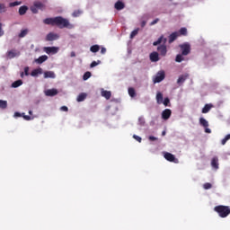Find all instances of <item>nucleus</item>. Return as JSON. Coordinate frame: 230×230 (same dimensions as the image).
Instances as JSON below:
<instances>
[{"instance_id":"1","label":"nucleus","mask_w":230,"mask_h":230,"mask_svg":"<svg viewBox=\"0 0 230 230\" xmlns=\"http://www.w3.org/2000/svg\"><path fill=\"white\" fill-rule=\"evenodd\" d=\"M44 24H48L49 26H57L60 30H64V28H73V25L69 22V20L62 17L56 16L53 18H46L43 20Z\"/></svg>"},{"instance_id":"2","label":"nucleus","mask_w":230,"mask_h":230,"mask_svg":"<svg viewBox=\"0 0 230 230\" xmlns=\"http://www.w3.org/2000/svg\"><path fill=\"white\" fill-rule=\"evenodd\" d=\"M214 211L219 215L220 218H227L230 215V207L218 205L214 208Z\"/></svg>"},{"instance_id":"3","label":"nucleus","mask_w":230,"mask_h":230,"mask_svg":"<svg viewBox=\"0 0 230 230\" xmlns=\"http://www.w3.org/2000/svg\"><path fill=\"white\" fill-rule=\"evenodd\" d=\"M179 48L181 51V55H183V57H186L188 55H190V53L191 52V46L190 45V43H183L179 45Z\"/></svg>"},{"instance_id":"4","label":"nucleus","mask_w":230,"mask_h":230,"mask_svg":"<svg viewBox=\"0 0 230 230\" xmlns=\"http://www.w3.org/2000/svg\"><path fill=\"white\" fill-rule=\"evenodd\" d=\"M164 78H166V74L164 73V70H160L153 78V82L154 84H160V82H163Z\"/></svg>"},{"instance_id":"5","label":"nucleus","mask_w":230,"mask_h":230,"mask_svg":"<svg viewBox=\"0 0 230 230\" xmlns=\"http://www.w3.org/2000/svg\"><path fill=\"white\" fill-rule=\"evenodd\" d=\"M164 157L166 159V161H169V163L179 164V159H177L172 153H164Z\"/></svg>"},{"instance_id":"6","label":"nucleus","mask_w":230,"mask_h":230,"mask_svg":"<svg viewBox=\"0 0 230 230\" xmlns=\"http://www.w3.org/2000/svg\"><path fill=\"white\" fill-rule=\"evenodd\" d=\"M43 51H45L47 55H57V53H58V47H45Z\"/></svg>"},{"instance_id":"7","label":"nucleus","mask_w":230,"mask_h":230,"mask_svg":"<svg viewBox=\"0 0 230 230\" xmlns=\"http://www.w3.org/2000/svg\"><path fill=\"white\" fill-rule=\"evenodd\" d=\"M59 36L57 33L54 32H49V34H47L46 36V40L48 42H52V40H58Z\"/></svg>"},{"instance_id":"8","label":"nucleus","mask_w":230,"mask_h":230,"mask_svg":"<svg viewBox=\"0 0 230 230\" xmlns=\"http://www.w3.org/2000/svg\"><path fill=\"white\" fill-rule=\"evenodd\" d=\"M157 51H159V53L162 57H166V53H168L166 45L163 44V45L158 46Z\"/></svg>"},{"instance_id":"9","label":"nucleus","mask_w":230,"mask_h":230,"mask_svg":"<svg viewBox=\"0 0 230 230\" xmlns=\"http://www.w3.org/2000/svg\"><path fill=\"white\" fill-rule=\"evenodd\" d=\"M172 116V110L170 109H165L164 111H162V119H170V117Z\"/></svg>"},{"instance_id":"10","label":"nucleus","mask_w":230,"mask_h":230,"mask_svg":"<svg viewBox=\"0 0 230 230\" xmlns=\"http://www.w3.org/2000/svg\"><path fill=\"white\" fill-rule=\"evenodd\" d=\"M22 117L23 119H25L26 121H31V119H33V117H31L29 115H25L24 113H19V112H14V118H21Z\"/></svg>"},{"instance_id":"11","label":"nucleus","mask_w":230,"mask_h":230,"mask_svg":"<svg viewBox=\"0 0 230 230\" xmlns=\"http://www.w3.org/2000/svg\"><path fill=\"white\" fill-rule=\"evenodd\" d=\"M115 10L120 11L125 8V3H123L121 0H119L114 4Z\"/></svg>"},{"instance_id":"12","label":"nucleus","mask_w":230,"mask_h":230,"mask_svg":"<svg viewBox=\"0 0 230 230\" xmlns=\"http://www.w3.org/2000/svg\"><path fill=\"white\" fill-rule=\"evenodd\" d=\"M189 77H190L189 74L180 75L177 80V84H184V82H186V80H188Z\"/></svg>"},{"instance_id":"13","label":"nucleus","mask_w":230,"mask_h":230,"mask_svg":"<svg viewBox=\"0 0 230 230\" xmlns=\"http://www.w3.org/2000/svg\"><path fill=\"white\" fill-rule=\"evenodd\" d=\"M46 96H57L58 94V89H49L45 92Z\"/></svg>"},{"instance_id":"14","label":"nucleus","mask_w":230,"mask_h":230,"mask_svg":"<svg viewBox=\"0 0 230 230\" xmlns=\"http://www.w3.org/2000/svg\"><path fill=\"white\" fill-rule=\"evenodd\" d=\"M177 37H179V32L175 31L170 34L169 36V44H172V42H175L177 40Z\"/></svg>"},{"instance_id":"15","label":"nucleus","mask_w":230,"mask_h":230,"mask_svg":"<svg viewBox=\"0 0 230 230\" xmlns=\"http://www.w3.org/2000/svg\"><path fill=\"white\" fill-rule=\"evenodd\" d=\"M101 94L106 100H111V97L112 96V93H111V91H107V90H102L101 92Z\"/></svg>"},{"instance_id":"16","label":"nucleus","mask_w":230,"mask_h":230,"mask_svg":"<svg viewBox=\"0 0 230 230\" xmlns=\"http://www.w3.org/2000/svg\"><path fill=\"white\" fill-rule=\"evenodd\" d=\"M150 60L151 62H159V53L153 52L150 54Z\"/></svg>"},{"instance_id":"17","label":"nucleus","mask_w":230,"mask_h":230,"mask_svg":"<svg viewBox=\"0 0 230 230\" xmlns=\"http://www.w3.org/2000/svg\"><path fill=\"white\" fill-rule=\"evenodd\" d=\"M34 6H36L38 10H41V12L46 10V4H42V2H39V1L34 2Z\"/></svg>"},{"instance_id":"18","label":"nucleus","mask_w":230,"mask_h":230,"mask_svg":"<svg viewBox=\"0 0 230 230\" xmlns=\"http://www.w3.org/2000/svg\"><path fill=\"white\" fill-rule=\"evenodd\" d=\"M167 40H168L166 38L161 36L156 41H155L153 43V46H159V44H161V42H164V45H165Z\"/></svg>"},{"instance_id":"19","label":"nucleus","mask_w":230,"mask_h":230,"mask_svg":"<svg viewBox=\"0 0 230 230\" xmlns=\"http://www.w3.org/2000/svg\"><path fill=\"white\" fill-rule=\"evenodd\" d=\"M211 166L215 170H218V157L215 156L211 160Z\"/></svg>"},{"instance_id":"20","label":"nucleus","mask_w":230,"mask_h":230,"mask_svg":"<svg viewBox=\"0 0 230 230\" xmlns=\"http://www.w3.org/2000/svg\"><path fill=\"white\" fill-rule=\"evenodd\" d=\"M211 109H213V104H205L201 112H202V114H208V112H209V111H211Z\"/></svg>"},{"instance_id":"21","label":"nucleus","mask_w":230,"mask_h":230,"mask_svg":"<svg viewBox=\"0 0 230 230\" xmlns=\"http://www.w3.org/2000/svg\"><path fill=\"white\" fill-rule=\"evenodd\" d=\"M39 75H42V68L39 67L31 71V76H39Z\"/></svg>"},{"instance_id":"22","label":"nucleus","mask_w":230,"mask_h":230,"mask_svg":"<svg viewBox=\"0 0 230 230\" xmlns=\"http://www.w3.org/2000/svg\"><path fill=\"white\" fill-rule=\"evenodd\" d=\"M55 72L53 71H46L44 72V78H56Z\"/></svg>"},{"instance_id":"23","label":"nucleus","mask_w":230,"mask_h":230,"mask_svg":"<svg viewBox=\"0 0 230 230\" xmlns=\"http://www.w3.org/2000/svg\"><path fill=\"white\" fill-rule=\"evenodd\" d=\"M46 60H48V56L43 55V56H40L39 58H37L35 60V62L37 64H44V62H46Z\"/></svg>"},{"instance_id":"24","label":"nucleus","mask_w":230,"mask_h":230,"mask_svg":"<svg viewBox=\"0 0 230 230\" xmlns=\"http://www.w3.org/2000/svg\"><path fill=\"white\" fill-rule=\"evenodd\" d=\"M199 125H201V127H204V128H208V127H209V122H208V120H206V119L200 118Z\"/></svg>"},{"instance_id":"25","label":"nucleus","mask_w":230,"mask_h":230,"mask_svg":"<svg viewBox=\"0 0 230 230\" xmlns=\"http://www.w3.org/2000/svg\"><path fill=\"white\" fill-rule=\"evenodd\" d=\"M28 12V6L22 5L19 8V14L20 15H24Z\"/></svg>"},{"instance_id":"26","label":"nucleus","mask_w":230,"mask_h":230,"mask_svg":"<svg viewBox=\"0 0 230 230\" xmlns=\"http://www.w3.org/2000/svg\"><path fill=\"white\" fill-rule=\"evenodd\" d=\"M29 31H30L28 29L22 30L18 35L19 39H24V37H26L28 35Z\"/></svg>"},{"instance_id":"27","label":"nucleus","mask_w":230,"mask_h":230,"mask_svg":"<svg viewBox=\"0 0 230 230\" xmlns=\"http://www.w3.org/2000/svg\"><path fill=\"white\" fill-rule=\"evenodd\" d=\"M21 85H22V80H21V79L14 81L12 84V87H13V89H17V87H21Z\"/></svg>"},{"instance_id":"28","label":"nucleus","mask_w":230,"mask_h":230,"mask_svg":"<svg viewBox=\"0 0 230 230\" xmlns=\"http://www.w3.org/2000/svg\"><path fill=\"white\" fill-rule=\"evenodd\" d=\"M85 98H87V93H82L77 96V102H84V100H85Z\"/></svg>"},{"instance_id":"29","label":"nucleus","mask_w":230,"mask_h":230,"mask_svg":"<svg viewBox=\"0 0 230 230\" xmlns=\"http://www.w3.org/2000/svg\"><path fill=\"white\" fill-rule=\"evenodd\" d=\"M92 53H98L100 51V45H93L90 48Z\"/></svg>"},{"instance_id":"30","label":"nucleus","mask_w":230,"mask_h":230,"mask_svg":"<svg viewBox=\"0 0 230 230\" xmlns=\"http://www.w3.org/2000/svg\"><path fill=\"white\" fill-rule=\"evenodd\" d=\"M16 56L15 50L7 51V58H15Z\"/></svg>"},{"instance_id":"31","label":"nucleus","mask_w":230,"mask_h":230,"mask_svg":"<svg viewBox=\"0 0 230 230\" xmlns=\"http://www.w3.org/2000/svg\"><path fill=\"white\" fill-rule=\"evenodd\" d=\"M178 34L186 37V35H188V29H186L185 27L181 28Z\"/></svg>"},{"instance_id":"32","label":"nucleus","mask_w":230,"mask_h":230,"mask_svg":"<svg viewBox=\"0 0 230 230\" xmlns=\"http://www.w3.org/2000/svg\"><path fill=\"white\" fill-rule=\"evenodd\" d=\"M156 102L159 104L163 103V93H161L160 92L156 94Z\"/></svg>"},{"instance_id":"33","label":"nucleus","mask_w":230,"mask_h":230,"mask_svg":"<svg viewBox=\"0 0 230 230\" xmlns=\"http://www.w3.org/2000/svg\"><path fill=\"white\" fill-rule=\"evenodd\" d=\"M8 107V102L0 100V109H6Z\"/></svg>"},{"instance_id":"34","label":"nucleus","mask_w":230,"mask_h":230,"mask_svg":"<svg viewBox=\"0 0 230 230\" xmlns=\"http://www.w3.org/2000/svg\"><path fill=\"white\" fill-rule=\"evenodd\" d=\"M128 94L131 98H135L136 96V90L134 88H128Z\"/></svg>"},{"instance_id":"35","label":"nucleus","mask_w":230,"mask_h":230,"mask_svg":"<svg viewBox=\"0 0 230 230\" xmlns=\"http://www.w3.org/2000/svg\"><path fill=\"white\" fill-rule=\"evenodd\" d=\"M31 12H32V13H39V9L37 6H35V4H33V5L31 6Z\"/></svg>"},{"instance_id":"36","label":"nucleus","mask_w":230,"mask_h":230,"mask_svg":"<svg viewBox=\"0 0 230 230\" xmlns=\"http://www.w3.org/2000/svg\"><path fill=\"white\" fill-rule=\"evenodd\" d=\"M183 55L181 54H178L177 56H176V58H175V61L176 62H182V60H184V58L182 57Z\"/></svg>"},{"instance_id":"37","label":"nucleus","mask_w":230,"mask_h":230,"mask_svg":"<svg viewBox=\"0 0 230 230\" xmlns=\"http://www.w3.org/2000/svg\"><path fill=\"white\" fill-rule=\"evenodd\" d=\"M229 139H230V134L226 135L225 137V138L222 139L221 145H226V143H227V141H229Z\"/></svg>"},{"instance_id":"38","label":"nucleus","mask_w":230,"mask_h":230,"mask_svg":"<svg viewBox=\"0 0 230 230\" xmlns=\"http://www.w3.org/2000/svg\"><path fill=\"white\" fill-rule=\"evenodd\" d=\"M137 33H139V29L134 30V31L130 33V39H134V37H136V35H137Z\"/></svg>"},{"instance_id":"39","label":"nucleus","mask_w":230,"mask_h":230,"mask_svg":"<svg viewBox=\"0 0 230 230\" xmlns=\"http://www.w3.org/2000/svg\"><path fill=\"white\" fill-rule=\"evenodd\" d=\"M90 76H92L91 72H85L83 75V80H89Z\"/></svg>"},{"instance_id":"40","label":"nucleus","mask_w":230,"mask_h":230,"mask_svg":"<svg viewBox=\"0 0 230 230\" xmlns=\"http://www.w3.org/2000/svg\"><path fill=\"white\" fill-rule=\"evenodd\" d=\"M204 190H211L213 188V185L209 182L204 183L203 185Z\"/></svg>"},{"instance_id":"41","label":"nucleus","mask_w":230,"mask_h":230,"mask_svg":"<svg viewBox=\"0 0 230 230\" xmlns=\"http://www.w3.org/2000/svg\"><path fill=\"white\" fill-rule=\"evenodd\" d=\"M19 4H22V2L16 1V2H12L9 4V6L13 8V6H19Z\"/></svg>"},{"instance_id":"42","label":"nucleus","mask_w":230,"mask_h":230,"mask_svg":"<svg viewBox=\"0 0 230 230\" xmlns=\"http://www.w3.org/2000/svg\"><path fill=\"white\" fill-rule=\"evenodd\" d=\"M4 12H6V5L0 4V13H4Z\"/></svg>"},{"instance_id":"43","label":"nucleus","mask_w":230,"mask_h":230,"mask_svg":"<svg viewBox=\"0 0 230 230\" xmlns=\"http://www.w3.org/2000/svg\"><path fill=\"white\" fill-rule=\"evenodd\" d=\"M102 64V61L98 60L97 62L96 61H93L90 65L91 67H96V66Z\"/></svg>"},{"instance_id":"44","label":"nucleus","mask_w":230,"mask_h":230,"mask_svg":"<svg viewBox=\"0 0 230 230\" xmlns=\"http://www.w3.org/2000/svg\"><path fill=\"white\" fill-rule=\"evenodd\" d=\"M164 105L165 107H168V105H170V99L168 97L164 98Z\"/></svg>"},{"instance_id":"45","label":"nucleus","mask_w":230,"mask_h":230,"mask_svg":"<svg viewBox=\"0 0 230 230\" xmlns=\"http://www.w3.org/2000/svg\"><path fill=\"white\" fill-rule=\"evenodd\" d=\"M25 74V76H29L30 75V67L26 66L24 68V73Z\"/></svg>"},{"instance_id":"46","label":"nucleus","mask_w":230,"mask_h":230,"mask_svg":"<svg viewBox=\"0 0 230 230\" xmlns=\"http://www.w3.org/2000/svg\"><path fill=\"white\" fill-rule=\"evenodd\" d=\"M133 137H134V139H136V141H138V143H141V141H142L141 137H139L137 135H134Z\"/></svg>"},{"instance_id":"47","label":"nucleus","mask_w":230,"mask_h":230,"mask_svg":"<svg viewBox=\"0 0 230 230\" xmlns=\"http://www.w3.org/2000/svg\"><path fill=\"white\" fill-rule=\"evenodd\" d=\"M4 35V31H3V23H0V37Z\"/></svg>"},{"instance_id":"48","label":"nucleus","mask_w":230,"mask_h":230,"mask_svg":"<svg viewBox=\"0 0 230 230\" xmlns=\"http://www.w3.org/2000/svg\"><path fill=\"white\" fill-rule=\"evenodd\" d=\"M159 22V18H156L155 20H154L151 23L150 26H154V24H157Z\"/></svg>"},{"instance_id":"49","label":"nucleus","mask_w":230,"mask_h":230,"mask_svg":"<svg viewBox=\"0 0 230 230\" xmlns=\"http://www.w3.org/2000/svg\"><path fill=\"white\" fill-rule=\"evenodd\" d=\"M60 111H63L64 112H67L69 111V109L67 108V106H62L60 108Z\"/></svg>"},{"instance_id":"50","label":"nucleus","mask_w":230,"mask_h":230,"mask_svg":"<svg viewBox=\"0 0 230 230\" xmlns=\"http://www.w3.org/2000/svg\"><path fill=\"white\" fill-rule=\"evenodd\" d=\"M101 53H102V55H105L106 53H107V49H105V48H102L101 49Z\"/></svg>"},{"instance_id":"51","label":"nucleus","mask_w":230,"mask_h":230,"mask_svg":"<svg viewBox=\"0 0 230 230\" xmlns=\"http://www.w3.org/2000/svg\"><path fill=\"white\" fill-rule=\"evenodd\" d=\"M79 14H80V11H75V12L73 13V16H74V17H78Z\"/></svg>"},{"instance_id":"52","label":"nucleus","mask_w":230,"mask_h":230,"mask_svg":"<svg viewBox=\"0 0 230 230\" xmlns=\"http://www.w3.org/2000/svg\"><path fill=\"white\" fill-rule=\"evenodd\" d=\"M145 26H146V21H142L141 22V28H145Z\"/></svg>"},{"instance_id":"53","label":"nucleus","mask_w":230,"mask_h":230,"mask_svg":"<svg viewBox=\"0 0 230 230\" xmlns=\"http://www.w3.org/2000/svg\"><path fill=\"white\" fill-rule=\"evenodd\" d=\"M205 132L206 134H211V130L209 129V128H205Z\"/></svg>"},{"instance_id":"54","label":"nucleus","mask_w":230,"mask_h":230,"mask_svg":"<svg viewBox=\"0 0 230 230\" xmlns=\"http://www.w3.org/2000/svg\"><path fill=\"white\" fill-rule=\"evenodd\" d=\"M150 141H157V137H149Z\"/></svg>"},{"instance_id":"55","label":"nucleus","mask_w":230,"mask_h":230,"mask_svg":"<svg viewBox=\"0 0 230 230\" xmlns=\"http://www.w3.org/2000/svg\"><path fill=\"white\" fill-rule=\"evenodd\" d=\"M70 57H72V58L76 57V53H75V51H72V52L70 53Z\"/></svg>"},{"instance_id":"56","label":"nucleus","mask_w":230,"mask_h":230,"mask_svg":"<svg viewBox=\"0 0 230 230\" xmlns=\"http://www.w3.org/2000/svg\"><path fill=\"white\" fill-rule=\"evenodd\" d=\"M21 78H24V72H21Z\"/></svg>"},{"instance_id":"57","label":"nucleus","mask_w":230,"mask_h":230,"mask_svg":"<svg viewBox=\"0 0 230 230\" xmlns=\"http://www.w3.org/2000/svg\"><path fill=\"white\" fill-rule=\"evenodd\" d=\"M29 114H30V116H31L33 114V111H29Z\"/></svg>"},{"instance_id":"58","label":"nucleus","mask_w":230,"mask_h":230,"mask_svg":"<svg viewBox=\"0 0 230 230\" xmlns=\"http://www.w3.org/2000/svg\"><path fill=\"white\" fill-rule=\"evenodd\" d=\"M162 136H166V131H163Z\"/></svg>"}]
</instances>
